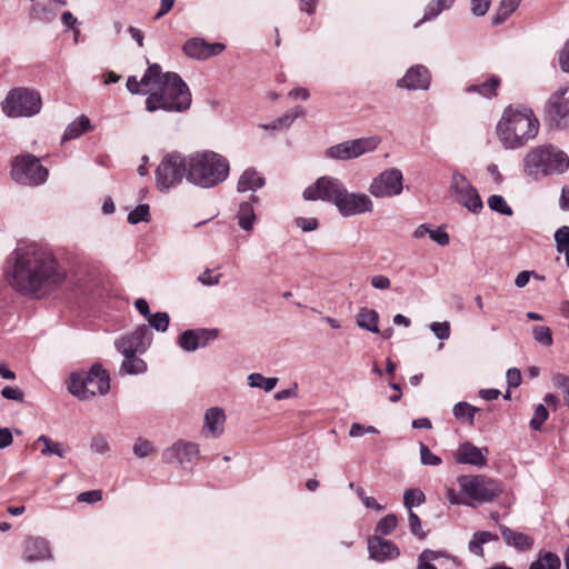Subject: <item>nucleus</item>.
I'll use <instances>...</instances> for the list:
<instances>
[{"instance_id": "obj_36", "label": "nucleus", "mask_w": 569, "mask_h": 569, "mask_svg": "<svg viewBox=\"0 0 569 569\" xmlns=\"http://www.w3.org/2000/svg\"><path fill=\"white\" fill-rule=\"evenodd\" d=\"M491 540H498V537L490 531H477L472 539L469 541V551L477 556L483 555V543L489 542Z\"/></svg>"}, {"instance_id": "obj_53", "label": "nucleus", "mask_w": 569, "mask_h": 569, "mask_svg": "<svg viewBox=\"0 0 569 569\" xmlns=\"http://www.w3.org/2000/svg\"><path fill=\"white\" fill-rule=\"evenodd\" d=\"M547 418H548V410L546 409V407L543 405H538L535 408L533 417L530 420L531 429L539 431L542 427V423L547 420Z\"/></svg>"}, {"instance_id": "obj_61", "label": "nucleus", "mask_w": 569, "mask_h": 569, "mask_svg": "<svg viewBox=\"0 0 569 569\" xmlns=\"http://www.w3.org/2000/svg\"><path fill=\"white\" fill-rule=\"evenodd\" d=\"M220 278H221V274L218 273L216 276L212 274V271L207 269L204 270L202 273L199 274L198 277V280L203 284V286H216L219 283L220 281Z\"/></svg>"}, {"instance_id": "obj_5", "label": "nucleus", "mask_w": 569, "mask_h": 569, "mask_svg": "<svg viewBox=\"0 0 569 569\" xmlns=\"http://www.w3.org/2000/svg\"><path fill=\"white\" fill-rule=\"evenodd\" d=\"M568 169V154L552 144L535 147L523 158V173L535 180L559 176Z\"/></svg>"}, {"instance_id": "obj_3", "label": "nucleus", "mask_w": 569, "mask_h": 569, "mask_svg": "<svg viewBox=\"0 0 569 569\" xmlns=\"http://www.w3.org/2000/svg\"><path fill=\"white\" fill-rule=\"evenodd\" d=\"M230 174V162L221 153L202 150L189 154L188 182L211 189L224 182Z\"/></svg>"}, {"instance_id": "obj_19", "label": "nucleus", "mask_w": 569, "mask_h": 569, "mask_svg": "<svg viewBox=\"0 0 569 569\" xmlns=\"http://www.w3.org/2000/svg\"><path fill=\"white\" fill-rule=\"evenodd\" d=\"M226 49L222 42L209 43L203 38H191L187 40L182 47L186 56L197 60H206L218 56Z\"/></svg>"}, {"instance_id": "obj_56", "label": "nucleus", "mask_w": 569, "mask_h": 569, "mask_svg": "<svg viewBox=\"0 0 569 569\" xmlns=\"http://www.w3.org/2000/svg\"><path fill=\"white\" fill-rule=\"evenodd\" d=\"M408 520L411 533L419 539H423L426 537V532L422 530L421 521L418 515L413 511H409Z\"/></svg>"}, {"instance_id": "obj_33", "label": "nucleus", "mask_w": 569, "mask_h": 569, "mask_svg": "<svg viewBox=\"0 0 569 569\" xmlns=\"http://www.w3.org/2000/svg\"><path fill=\"white\" fill-rule=\"evenodd\" d=\"M167 72L163 73L161 67L158 63L150 64L141 78V83L144 87L152 86V88H159L167 82Z\"/></svg>"}, {"instance_id": "obj_21", "label": "nucleus", "mask_w": 569, "mask_h": 569, "mask_svg": "<svg viewBox=\"0 0 569 569\" xmlns=\"http://www.w3.org/2000/svg\"><path fill=\"white\" fill-rule=\"evenodd\" d=\"M151 342V332L147 325L139 326L129 336L116 341L117 350L131 349L136 352H143Z\"/></svg>"}, {"instance_id": "obj_27", "label": "nucleus", "mask_w": 569, "mask_h": 569, "mask_svg": "<svg viewBox=\"0 0 569 569\" xmlns=\"http://www.w3.org/2000/svg\"><path fill=\"white\" fill-rule=\"evenodd\" d=\"M264 183L266 179L254 168H247L239 177L237 191H257L262 188Z\"/></svg>"}, {"instance_id": "obj_18", "label": "nucleus", "mask_w": 569, "mask_h": 569, "mask_svg": "<svg viewBox=\"0 0 569 569\" xmlns=\"http://www.w3.org/2000/svg\"><path fill=\"white\" fill-rule=\"evenodd\" d=\"M547 112L559 127H569V87L555 92L548 100Z\"/></svg>"}, {"instance_id": "obj_46", "label": "nucleus", "mask_w": 569, "mask_h": 569, "mask_svg": "<svg viewBox=\"0 0 569 569\" xmlns=\"http://www.w3.org/2000/svg\"><path fill=\"white\" fill-rule=\"evenodd\" d=\"M150 207L147 203H141L131 210L128 214V222L130 224H138L139 222H148L150 220Z\"/></svg>"}, {"instance_id": "obj_7", "label": "nucleus", "mask_w": 569, "mask_h": 569, "mask_svg": "<svg viewBox=\"0 0 569 569\" xmlns=\"http://www.w3.org/2000/svg\"><path fill=\"white\" fill-rule=\"evenodd\" d=\"M189 156L184 157L178 151L167 153L156 169V184L159 190L169 189L182 182L183 178L188 180Z\"/></svg>"}, {"instance_id": "obj_14", "label": "nucleus", "mask_w": 569, "mask_h": 569, "mask_svg": "<svg viewBox=\"0 0 569 569\" xmlns=\"http://www.w3.org/2000/svg\"><path fill=\"white\" fill-rule=\"evenodd\" d=\"M403 189V176L397 168H390L378 174L370 183L369 191L376 198L399 196Z\"/></svg>"}, {"instance_id": "obj_6", "label": "nucleus", "mask_w": 569, "mask_h": 569, "mask_svg": "<svg viewBox=\"0 0 569 569\" xmlns=\"http://www.w3.org/2000/svg\"><path fill=\"white\" fill-rule=\"evenodd\" d=\"M110 389V377L101 365L96 363L88 372H73L70 376L68 390L80 400L106 395Z\"/></svg>"}, {"instance_id": "obj_42", "label": "nucleus", "mask_w": 569, "mask_h": 569, "mask_svg": "<svg viewBox=\"0 0 569 569\" xmlns=\"http://www.w3.org/2000/svg\"><path fill=\"white\" fill-rule=\"evenodd\" d=\"M521 0H501L498 11L493 17V23L500 24L506 21L509 16L517 10Z\"/></svg>"}, {"instance_id": "obj_62", "label": "nucleus", "mask_w": 569, "mask_h": 569, "mask_svg": "<svg viewBox=\"0 0 569 569\" xmlns=\"http://www.w3.org/2000/svg\"><path fill=\"white\" fill-rule=\"evenodd\" d=\"M102 499V492L100 490H90L81 492L78 496V501L93 503Z\"/></svg>"}, {"instance_id": "obj_48", "label": "nucleus", "mask_w": 569, "mask_h": 569, "mask_svg": "<svg viewBox=\"0 0 569 569\" xmlns=\"http://www.w3.org/2000/svg\"><path fill=\"white\" fill-rule=\"evenodd\" d=\"M132 451L137 458L142 459L153 453L156 448L151 441L139 437L133 443Z\"/></svg>"}, {"instance_id": "obj_54", "label": "nucleus", "mask_w": 569, "mask_h": 569, "mask_svg": "<svg viewBox=\"0 0 569 569\" xmlns=\"http://www.w3.org/2000/svg\"><path fill=\"white\" fill-rule=\"evenodd\" d=\"M555 241L557 251L562 253V250L569 248V227L562 226L555 232Z\"/></svg>"}, {"instance_id": "obj_47", "label": "nucleus", "mask_w": 569, "mask_h": 569, "mask_svg": "<svg viewBox=\"0 0 569 569\" xmlns=\"http://www.w3.org/2000/svg\"><path fill=\"white\" fill-rule=\"evenodd\" d=\"M488 207L496 212H499L505 216H512L513 211L511 207L507 203L505 198L499 194H492L488 199Z\"/></svg>"}, {"instance_id": "obj_59", "label": "nucleus", "mask_w": 569, "mask_h": 569, "mask_svg": "<svg viewBox=\"0 0 569 569\" xmlns=\"http://www.w3.org/2000/svg\"><path fill=\"white\" fill-rule=\"evenodd\" d=\"M296 226L302 231L309 232L318 228V220L316 218H303L299 217L296 219Z\"/></svg>"}, {"instance_id": "obj_23", "label": "nucleus", "mask_w": 569, "mask_h": 569, "mask_svg": "<svg viewBox=\"0 0 569 569\" xmlns=\"http://www.w3.org/2000/svg\"><path fill=\"white\" fill-rule=\"evenodd\" d=\"M368 551L372 560L383 562L399 556L398 547L390 540L373 536L368 540Z\"/></svg>"}, {"instance_id": "obj_35", "label": "nucleus", "mask_w": 569, "mask_h": 569, "mask_svg": "<svg viewBox=\"0 0 569 569\" xmlns=\"http://www.w3.org/2000/svg\"><path fill=\"white\" fill-rule=\"evenodd\" d=\"M561 561L558 555L551 551L540 553L537 560L532 561L529 569H560Z\"/></svg>"}, {"instance_id": "obj_9", "label": "nucleus", "mask_w": 569, "mask_h": 569, "mask_svg": "<svg viewBox=\"0 0 569 569\" xmlns=\"http://www.w3.org/2000/svg\"><path fill=\"white\" fill-rule=\"evenodd\" d=\"M48 169L39 159L30 153L17 156L12 161L11 176L14 181L24 186H39L47 181Z\"/></svg>"}, {"instance_id": "obj_20", "label": "nucleus", "mask_w": 569, "mask_h": 569, "mask_svg": "<svg viewBox=\"0 0 569 569\" xmlns=\"http://www.w3.org/2000/svg\"><path fill=\"white\" fill-rule=\"evenodd\" d=\"M431 82V74L427 67L416 64L407 70L406 74L398 80V87L408 90H427Z\"/></svg>"}, {"instance_id": "obj_39", "label": "nucleus", "mask_w": 569, "mask_h": 569, "mask_svg": "<svg viewBox=\"0 0 569 569\" xmlns=\"http://www.w3.org/2000/svg\"><path fill=\"white\" fill-rule=\"evenodd\" d=\"M500 84V80L497 77H491L489 80L480 84H471L467 88V92H477L486 98L496 96V90Z\"/></svg>"}, {"instance_id": "obj_40", "label": "nucleus", "mask_w": 569, "mask_h": 569, "mask_svg": "<svg viewBox=\"0 0 569 569\" xmlns=\"http://www.w3.org/2000/svg\"><path fill=\"white\" fill-rule=\"evenodd\" d=\"M453 416L460 421H467L470 426L473 425L475 415L478 408L471 406L468 402L460 401L453 407Z\"/></svg>"}, {"instance_id": "obj_24", "label": "nucleus", "mask_w": 569, "mask_h": 569, "mask_svg": "<svg viewBox=\"0 0 569 569\" xmlns=\"http://www.w3.org/2000/svg\"><path fill=\"white\" fill-rule=\"evenodd\" d=\"M24 558L29 562L50 559L49 542L40 537H28L24 540Z\"/></svg>"}, {"instance_id": "obj_45", "label": "nucleus", "mask_w": 569, "mask_h": 569, "mask_svg": "<svg viewBox=\"0 0 569 569\" xmlns=\"http://www.w3.org/2000/svg\"><path fill=\"white\" fill-rule=\"evenodd\" d=\"M398 526V518L393 513H389L381 518L376 526V533L380 536H389Z\"/></svg>"}, {"instance_id": "obj_37", "label": "nucleus", "mask_w": 569, "mask_h": 569, "mask_svg": "<svg viewBox=\"0 0 569 569\" xmlns=\"http://www.w3.org/2000/svg\"><path fill=\"white\" fill-rule=\"evenodd\" d=\"M305 113L306 110L300 106L288 110L283 116L272 121V130L288 129L298 117Z\"/></svg>"}, {"instance_id": "obj_52", "label": "nucleus", "mask_w": 569, "mask_h": 569, "mask_svg": "<svg viewBox=\"0 0 569 569\" xmlns=\"http://www.w3.org/2000/svg\"><path fill=\"white\" fill-rule=\"evenodd\" d=\"M552 383L556 388L563 392L565 402L567 406H569V376L561 372L553 373Z\"/></svg>"}, {"instance_id": "obj_17", "label": "nucleus", "mask_w": 569, "mask_h": 569, "mask_svg": "<svg viewBox=\"0 0 569 569\" xmlns=\"http://www.w3.org/2000/svg\"><path fill=\"white\" fill-rule=\"evenodd\" d=\"M198 456L199 447L197 443L178 440L163 451L162 461L164 463H192L198 460Z\"/></svg>"}, {"instance_id": "obj_28", "label": "nucleus", "mask_w": 569, "mask_h": 569, "mask_svg": "<svg viewBox=\"0 0 569 569\" xmlns=\"http://www.w3.org/2000/svg\"><path fill=\"white\" fill-rule=\"evenodd\" d=\"M258 201L257 196H251L250 201H243L239 204L237 212V220L239 227L244 231H251L256 222V213L253 209V202Z\"/></svg>"}, {"instance_id": "obj_8", "label": "nucleus", "mask_w": 569, "mask_h": 569, "mask_svg": "<svg viewBox=\"0 0 569 569\" xmlns=\"http://www.w3.org/2000/svg\"><path fill=\"white\" fill-rule=\"evenodd\" d=\"M41 104V97L37 91L16 88L9 91L2 103V110L11 118L32 117L40 111Z\"/></svg>"}, {"instance_id": "obj_12", "label": "nucleus", "mask_w": 569, "mask_h": 569, "mask_svg": "<svg viewBox=\"0 0 569 569\" xmlns=\"http://www.w3.org/2000/svg\"><path fill=\"white\" fill-rule=\"evenodd\" d=\"M343 192H346V186L341 180L323 176L303 191V198L312 201L322 200L331 202L337 207V202H339Z\"/></svg>"}, {"instance_id": "obj_22", "label": "nucleus", "mask_w": 569, "mask_h": 569, "mask_svg": "<svg viewBox=\"0 0 569 569\" xmlns=\"http://www.w3.org/2000/svg\"><path fill=\"white\" fill-rule=\"evenodd\" d=\"M488 448H478L471 442L461 443L456 452V461L463 465H472L478 468L487 466Z\"/></svg>"}, {"instance_id": "obj_55", "label": "nucleus", "mask_w": 569, "mask_h": 569, "mask_svg": "<svg viewBox=\"0 0 569 569\" xmlns=\"http://www.w3.org/2000/svg\"><path fill=\"white\" fill-rule=\"evenodd\" d=\"M90 449L92 452L104 455L110 450V445L104 436L96 435L91 439Z\"/></svg>"}, {"instance_id": "obj_25", "label": "nucleus", "mask_w": 569, "mask_h": 569, "mask_svg": "<svg viewBox=\"0 0 569 569\" xmlns=\"http://www.w3.org/2000/svg\"><path fill=\"white\" fill-rule=\"evenodd\" d=\"M443 561H449L456 567L460 565L456 557L446 551L425 549L418 557L417 569H438L435 562L442 565Z\"/></svg>"}, {"instance_id": "obj_60", "label": "nucleus", "mask_w": 569, "mask_h": 569, "mask_svg": "<svg viewBox=\"0 0 569 569\" xmlns=\"http://www.w3.org/2000/svg\"><path fill=\"white\" fill-rule=\"evenodd\" d=\"M1 396L8 400H16L19 402H22L24 398L23 392L21 390L9 386L4 387L1 390Z\"/></svg>"}, {"instance_id": "obj_1", "label": "nucleus", "mask_w": 569, "mask_h": 569, "mask_svg": "<svg viewBox=\"0 0 569 569\" xmlns=\"http://www.w3.org/2000/svg\"><path fill=\"white\" fill-rule=\"evenodd\" d=\"M7 262L8 282L23 296L43 298L67 280V270L54 253L36 243L18 247Z\"/></svg>"}, {"instance_id": "obj_44", "label": "nucleus", "mask_w": 569, "mask_h": 569, "mask_svg": "<svg viewBox=\"0 0 569 569\" xmlns=\"http://www.w3.org/2000/svg\"><path fill=\"white\" fill-rule=\"evenodd\" d=\"M426 501L425 493L418 488L407 489L403 493V505L409 510L412 511V508L416 506H420Z\"/></svg>"}, {"instance_id": "obj_10", "label": "nucleus", "mask_w": 569, "mask_h": 569, "mask_svg": "<svg viewBox=\"0 0 569 569\" xmlns=\"http://www.w3.org/2000/svg\"><path fill=\"white\" fill-rule=\"evenodd\" d=\"M458 483L465 496L478 503L490 502L501 493L500 483L486 476H461Z\"/></svg>"}, {"instance_id": "obj_63", "label": "nucleus", "mask_w": 569, "mask_h": 569, "mask_svg": "<svg viewBox=\"0 0 569 569\" xmlns=\"http://www.w3.org/2000/svg\"><path fill=\"white\" fill-rule=\"evenodd\" d=\"M429 237L440 246H447L450 241L449 234L441 228L430 230Z\"/></svg>"}, {"instance_id": "obj_15", "label": "nucleus", "mask_w": 569, "mask_h": 569, "mask_svg": "<svg viewBox=\"0 0 569 569\" xmlns=\"http://www.w3.org/2000/svg\"><path fill=\"white\" fill-rule=\"evenodd\" d=\"M219 330L214 328L188 329L181 332L177 339V345L187 352H193L199 348L207 347L210 341L218 338Z\"/></svg>"}, {"instance_id": "obj_2", "label": "nucleus", "mask_w": 569, "mask_h": 569, "mask_svg": "<svg viewBox=\"0 0 569 569\" xmlns=\"http://www.w3.org/2000/svg\"><path fill=\"white\" fill-rule=\"evenodd\" d=\"M539 120L528 107L509 106L497 124V136L505 149L516 150L535 139Z\"/></svg>"}, {"instance_id": "obj_32", "label": "nucleus", "mask_w": 569, "mask_h": 569, "mask_svg": "<svg viewBox=\"0 0 569 569\" xmlns=\"http://www.w3.org/2000/svg\"><path fill=\"white\" fill-rule=\"evenodd\" d=\"M379 315L373 309L362 308L357 317V325L372 333L379 332Z\"/></svg>"}, {"instance_id": "obj_13", "label": "nucleus", "mask_w": 569, "mask_h": 569, "mask_svg": "<svg viewBox=\"0 0 569 569\" xmlns=\"http://www.w3.org/2000/svg\"><path fill=\"white\" fill-rule=\"evenodd\" d=\"M450 192L455 201L473 213H478L483 208L477 189L462 173L453 172L450 181Z\"/></svg>"}, {"instance_id": "obj_41", "label": "nucleus", "mask_w": 569, "mask_h": 569, "mask_svg": "<svg viewBox=\"0 0 569 569\" xmlns=\"http://www.w3.org/2000/svg\"><path fill=\"white\" fill-rule=\"evenodd\" d=\"M38 442H42L44 448L41 450V453L44 456L56 455L60 458H63L66 452L68 451V447L62 445L61 442L52 441L48 436L41 435L38 438Z\"/></svg>"}, {"instance_id": "obj_30", "label": "nucleus", "mask_w": 569, "mask_h": 569, "mask_svg": "<svg viewBox=\"0 0 569 569\" xmlns=\"http://www.w3.org/2000/svg\"><path fill=\"white\" fill-rule=\"evenodd\" d=\"M501 535L508 546H512L520 551L529 550L533 545V540L529 536L508 527H501Z\"/></svg>"}, {"instance_id": "obj_11", "label": "nucleus", "mask_w": 569, "mask_h": 569, "mask_svg": "<svg viewBox=\"0 0 569 569\" xmlns=\"http://www.w3.org/2000/svg\"><path fill=\"white\" fill-rule=\"evenodd\" d=\"M380 141V138L376 136L343 141L326 149L325 156L328 159L340 161L356 159L375 151Z\"/></svg>"}, {"instance_id": "obj_49", "label": "nucleus", "mask_w": 569, "mask_h": 569, "mask_svg": "<svg viewBox=\"0 0 569 569\" xmlns=\"http://www.w3.org/2000/svg\"><path fill=\"white\" fill-rule=\"evenodd\" d=\"M148 322L151 328L159 332H166L170 323V317L167 312L150 313Z\"/></svg>"}, {"instance_id": "obj_29", "label": "nucleus", "mask_w": 569, "mask_h": 569, "mask_svg": "<svg viewBox=\"0 0 569 569\" xmlns=\"http://www.w3.org/2000/svg\"><path fill=\"white\" fill-rule=\"evenodd\" d=\"M123 357V361L121 363V371L128 375H139L143 373L147 370V363L138 358L136 351L131 349L118 350Z\"/></svg>"}, {"instance_id": "obj_64", "label": "nucleus", "mask_w": 569, "mask_h": 569, "mask_svg": "<svg viewBox=\"0 0 569 569\" xmlns=\"http://www.w3.org/2000/svg\"><path fill=\"white\" fill-rule=\"evenodd\" d=\"M559 64L563 72L569 73V40L559 53Z\"/></svg>"}, {"instance_id": "obj_4", "label": "nucleus", "mask_w": 569, "mask_h": 569, "mask_svg": "<svg viewBox=\"0 0 569 569\" xmlns=\"http://www.w3.org/2000/svg\"><path fill=\"white\" fill-rule=\"evenodd\" d=\"M167 82L159 88H152L146 99L149 112L163 110L167 112H183L191 106V93L187 83L176 72H167Z\"/></svg>"}, {"instance_id": "obj_51", "label": "nucleus", "mask_w": 569, "mask_h": 569, "mask_svg": "<svg viewBox=\"0 0 569 569\" xmlns=\"http://www.w3.org/2000/svg\"><path fill=\"white\" fill-rule=\"evenodd\" d=\"M420 449V461L425 466H439L441 463V458L435 453H432L429 447L422 442L419 445Z\"/></svg>"}, {"instance_id": "obj_57", "label": "nucleus", "mask_w": 569, "mask_h": 569, "mask_svg": "<svg viewBox=\"0 0 569 569\" xmlns=\"http://www.w3.org/2000/svg\"><path fill=\"white\" fill-rule=\"evenodd\" d=\"M430 330L440 340H447L450 337V323L448 321L432 322Z\"/></svg>"}, {"instance_id": "obj_50", "label": "nucleus", "mask_w": 569, "mask_h": 569, "mask_svg": "<svg viewBox=\"0 0 569 569\" xmlns=\"http://www.w3.org/2000/svg\"><path fill=\"white\" fill-rule=\"evenodd\" d=\"M532 336L537 342L546 347H550L553 343L552 331L547 326H535L532 328Z\"/></svg>"}, {"instance_id": "obj_16", "label": "nucleus", "mask_w": 569, "mask_h": 569, "mask_svg": "<svg viewBox=\"0 0 569 569\" xmlns=\"http://www.w3.org/2000/svg\"><path fill=\"white\" fill-rule=\"evenodd\" d=\"M337 209L342 217H352L372 212L373 202L366 193L349 192L346 189L339 202H337Z\"/></svg>"}, {"instance_id": "obj_58", "label": "nucleus", "mask_w": 569, "mask_h": 569, "mask_svg": "<svg viewBox=\"0 0 569 569\" xmlns=\"http://www.w3.org/2000/svg\"><path fill=\"white\" fill-rule=\"evenodd\" d=\"M491 0H471L470 10L476 17L485 16L490 8Z\"/></svg>"}, {"instance_id": "obj_34", "label": "nucleus", "mask_w": 569, "mask_h": 569, "mask_svg": "<svg viewBox=\"0 0 569 569\" xmlns=\"http://www.w3.org/2000/svg\"><path fill=\"white\" fill-rule=\"evenodd\" d=\"M91 129V123L88 117L81 116L78 120L72 121L67 129L64 130L62 141H68L72 139H77L82 133L89 131Z\"/></svg>"}, {"instance_id": "obj_26", "label": "nucleus", "mask_w": 569, "mask_h": 569, "mask_svg": "<svg viewBox=\"0 0 569 569\" xmlns=\"http://www.w3.org/2000/svg\"><path fill=\"white\" fill-rule=\"evenodd\" d=\"M226 415L218 407L210 408L204 415L203 433L206 437L218 438L223 432Z\"/></svg>"}, {"instance_id": "obj_31", "label": "nucleus", "mask_w": 569, "mask_h": 569, "mask_svg": "<svg viewBox=\"0 0 569 569\" xmlns=\"http://www.w3.org/2000/svg\"><path fill=\"white\" fill-rule=\"evenodd\" d=\"M455 1L456 0H431L425 8L423 17L415 23V28L436 19L442 11L449 10Z\"/></svg>"}, {"instance_id": "obj_43", "label": "nucleus", "mask_w": 569, "mask_h": 569, "mask_svg": "<svg viewBox=\"0 0 569 569\" xmlns=\"http://www.w3.org/2000/svg\"><path fill=\"white\" fill-rule=\"evenodd\" d=\"M278 383L277 378H266L261 373H250L248 376V385L251 388H261L264 391H271Z\"/></svg>"}, {"instance_id": "obj_38", "label": "nucleus", "mask_w": 569, "mask_h": 569, "mask_svg": "<svg viewBox=\"0 0 569 569\" xmlns=\"http://www.w3.org/2000/svg\"><path fill=\"white\" fill-rule=\"evenodd\" d=\"M57 17V11L50 4L37 3L30 10V18L36 21L49 23Z\"/></svg>"}]
</instances>
